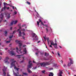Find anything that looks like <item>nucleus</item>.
Instances as JSON below:
<instances>
[{"instance_id":"f257e3e1","label":"nucleus","mask_w":76,"mask_h":76,"mask_svg":"<svg viewBox=\"0 0 76 76\" xmlns=\"http://www.w3.org/2000/svg\"><path fill=\"white\" fill-rule=\"evenodd\" d=\"M39 64L42 67H45L46 66H48V65H50V64H49L48 62H43L39 63Z\"/></svg>"},{"instance_id":"f03ea898","label":"nucleus","mask_w":76,"mask_h":76,"mask_svg":"<svg viewBox=\"0 0 76 76\" xmlns=\"http://www.w3.org/2000/svg\"><path fill=\"white\" fill-rule=\"evenodd\" d=\"M69 60H70V63H68V66H70L71 64H73V60H72V58H69Z\"/></svg>"},{"instance_id":"7ed1b4c3","label":"nucleus","mask_w":76,"mask_h":76,"mask_svg":"<svg viewBox=\"0 0 76 76\" xmlns=\"http://www.w3.org/2000/svg\"><path fill=\"white\" fill-rule=\"evenodd\" d=\"M15 62H16V61H12L11 63V67H12L13 66L14 68L16 66V64H15Z\"/></svg>"},{"instance_id":"20e7f679","label":"nucleus","mask_w":76,"mask_h":76,"mask_svg":"<svg viewBox=\"0 0 76 76\" xmlns=\"http://www.w3.org/2000/svg\"><path fill=\"white\" fill-rule=\"evenodd\" d=\"M9 53L10 54H12V56H15L16 55V53H14V52L13 50L10 51V50H8Z\"/></svg>"},{"instance_id":"39448f33","label":"nucleus","mask_w":76,"mask_h":76,"mask_svg":"<svg viewBox=\"0 0 76 76\" xmlns=\"http://www.w3.org/2000/svg\"><path fill=\"white\" fill-rule=\"evenodd\" d=\"M9 58L8 57H7L5 58V61H6V60H7L6 61H5V63H8V64L10 63V62L8 61V60H9Z\"/></svg>"},{"instance_id":"423d86ee","label":"nucleus","mask_w":76,"mask_h":76,"mask_svg":"<svg viewBox=\"0 0 76 76\" xmlns=\"http://www.w3.org/2000/svg\"><path fill=\"white\" fill-rule=\"evenodd\" d=\"M31 61H30L28 62V64H29V65H28L27 68H28V69L31 68L32 66V63H31Z\"/></svg>"},{"instance_id":"0eeeda50","label":"nucleus","mask_w":76,"mask_h":76,"mask_svg":"<svg viewBox=\"0 0 76 76\" xmlns=\"http://www.w3.org/2000/svg\"><path fill=\"white\" fill-rule=\"evenodd\" d=\"M35 38L36 39V40H38V36H37V35H36L35 34L33 33V36H32L33 38H34V37H35Z\"/></svg>"},{"instance_id":"6e6552de","label":"nucleus","mask_w":76,"mask_h":76,"mask_svg":"<svg viewBox=\"0 0 76 76\" xmlns=\"http://www.w3.org/2000/svg\"><path fill=\"white\" fill-rule=\"evenodd\" d=\"M19 36H18V37H21V34H23V35H25V32H23L22 33L21 32V31H19Z\"/></svg>"},{"instance_id":"1a4fd4ad","label":"nucleus","mask_w":76,"mask_h":76,"mask_svg":"<svg viewBox=\"0 0 76 76\" xmlns=\"http://www.w3.org/2000/svg\"><path fill=\"white\" fill-rule=\"evenodd\" d=\"M63 72L61 71H60L59 73H58V76H62L61 75H62V74H63Z\"/></svg>"},{"instance_id":"9d476101","label":"nucleus","mask_w":76,"mask_h":76,"mask_svg":"<svg viewBox=\"0 0 76 76\" xmlns=\"http://www.w3.org/2000/svg\"><path fill=\"white\" fill-rule=\"evenodd\" d=\"M6 9V7L4 6V7L1 10V12H3V10H5Z\"/></svg>"},{"instance_id":"9b49d317","label":"nucleus","mask_w":76,"mask_h":76,"mask_svg":"<svg viewBox=\"0 0 76 76\" xmlns=\"http://www.w3.org/2000/svg\"><path fill=\"white\" fill-rule=\"evenodd\" d=\"M2 70H3V75H4V76H6V72H5V71H6V68L5 70L2 69Z\"/></svg>"},{"instance_id":"f8f14e48","label":"nucleus","mask_w":76,"mask_h":76,"mask_svg":"<svg viewBox=\"0 0 76 76\" xmlns=\"http://www.w3.org/2000/svg\"><path fill=\"white\" fill-rule=\"evenodd\" d=\"M50 42H51L50 45H55V44L54 43V42H53V41H50Z\"/></svg>"},{"instance_id":"ddd939ff","label":"nucleus","mask_w":76,"mask_h":76,"mask_svg":"<svg viewBox=\"0 0 76 76\" xmlns=\"http://www.w3.org/2000/svg\"><path fill=\"white\" fill-rule=\"evenodd\" d=\"M27 70L28 72V73H32V72L31 71V70H30V69H29V68H27Z\"/></svg>"},{"instance_id":"4468645a","label":"nucleus","mask_w":76,"mask_h":76,"mask_svg":"<svg viewBox=\"0 0 76 76\" xmlns=\"http://www.w3.org/2000/svg\"><path fill=\"white\" fill-rule=\"evenodd\" d=\"M23 51L24 53H25V54H26L27 53V50H26V48H25L23 50Z\"/></svg>"},{"instance_id":"2eb2a0df","label":"nucleus","mask_w":76,"mask_h":76,"mask_svg":"<svg viewBox=\"0 0 76 76\" xmlns=\"http://www.w3.org/2000/svg\"><path fill=\"white\" fill-rule=\"evenodd\" d=\"M14 69L16 70L17 71L19 72V68H18L16 67V66H15L14 67Z\"/></svg>"},{"instance_id":"dca6fc26","label":"nucleus","mask_w":76,"mask_h":76,"mask_svg":"<svg viewBox=\"0 0 76 76\" xmlns=\"http://www.w3.org/2000/svg\"><path fill=\"white\" fill-rule=\"evenodd\" d=\"M55 48L56 49H57L58 48H57V43H55V45H53Z\"/></svg>"},{"instance_id":"f3484780","label":"nucleus","mask_w":76,"mask_h":76,"mask_svg":"<svg viewBox=\"0 0 76 76\" xmlns=\"http://www.w3.org/2000/svg\"><path fill=\"white\" fill-rule=\"evenodd\" d=\"M0 16L1 19H3V16H4L3 14L2 13H1Z\"/></svg>"},{"instance_id":"a211bd4d","label":"nucleus","mask_w":76,"mask_h":76,"mask_svg":"<svg viewBox=\"0 0 76 76\" xmlns=\"http://www.w3.org/2000/svg\"><path fill=\"white\" fill-rule=\"evenodd\" d=\"M19 47L20 49H21V46H22V43H19Z\"/></svg>"},{"instance_id":"6ab92c4d","label":"nucleus","mask_w":76,"mask_h":76,"mask_svg":"<svg viewBox=\"0 0 76 76\" xmlns=\"http://www.w3.org/2000/svg\"><path fill=\"white\" fill-rule=\"evenodd\" d=\"M14 22H15V21H13L11 23H10V25H13V23H14Z\"/></svg>"},{"instance_id":"aec40b11","label":"nucleus","mask_w":76,"mask_h":76,"mask_svg":"<svg viewBox=\"0 0 76 76\" xmlns=\"http://www.w3.org/2000/svg\"><path fill=\"white\" fill-rule=\"evenodd\" d=\"M46 31V33H48V32H49V30H48V29L47 28H45Z\"/></svg>"},{"instance_id":"412c9836","label":"nucleus","mask_w":76,"mask_h":76,"mask_svg":"<svg viewBox=\"0 0 76 76\" xmlns=\"http://www.w3.org/2000/svg\"><path fill=\"white\" fill-rule=\"evenodd\" d=\"M18 23V20H15V21H14V25H15V24H16V23Z\"/></svg>"},{"instance_id":"4be33fe9","label":"nucleus","mask_w":76,"mask_h":76,"mask_svg":"<svg viewBox=\"0 0 76 76\" xmlns=\"http://www.w3.org/2000/svg\"><path fill=\"white\" fill-rule=\"evenodd\" d=\"M10 14H8V17H7L8 19H9L10 18Z\"/></svg>"},{"instance_id":"5701e85b","label":"nucleus","mask_w":76,"mask_h":76,"mask_svg":"<svg viewBox=\"0 0 76 76\" xmlns=\"http://www.w3.org/2000/svg\"><path fill=\"white\" fill-rule=\"evenodd\" d=\"M49 55V54L47 53H45V56H48Z\"/></svg>"},{"instance_id":"b1692460","label":"nucleus","mask_w":76,"mask_h":76,"mask_svg":"<svg viewBox=\"0 0 76 76\" xmlns=\"http://www.w3.org/2000/svg\"><path fill=\"white\" fill-rule=\"evenodd\" d=\"M24 57H23V60L22 61H20V63H23V61H24Z\"/></svg>"},{"instance_id":"393cba45","label":"nucleus","mask_w":76,"mask_h":76,"mask_svg":"<svg viewBox=\"0 0 76 76\" xmlns=\"http://www.w3.org/2000/svg\"><path fill=\"white\" fill-rule=\"evenodd\" d=\"M20 29H21V26H20L19 27V29L18 30L17 32L19 31H20Z\"/></svg>"},{"instance_id":"a878e982","label":"nucleus","mask_w":76,"mask_h":76,"mask_svg":"<svg viewBox=\"0 0 76 76\" xmlns=\"http://www.w3.org/2000/svg\"><path fill=\"white\" fill-rule=\"evenodd\" d=\"M4 6H6V5H8V4H7L6 3V2H4Z\"/></svg>"},{"instance_id":"bb28decb","label":"nucleus","mask_w":76,"mask_h":76,"mask_svg":"<svg viewBox=\"0 0 76 76\" xmlns=\"http://www.w3.org/2000/svg\"><path fill=\"white\" fill-rule=\"evenodd\" d=\"M17 56H18V58H20V57L19 56H21V55H17Z\"/></svg>"},{"instance_id":"cd10ccee","label":"nucleus","mask_w":76,"mask_h":76,"mask_svg":"<svg viewBox=\"0 0 76 76\" xmlns=\"http://www.w3.org/2000/svg\"><path fill=\"white\" fill-rule=\"evenodd\" d=\"M45 70H44L42 71V73H45Z\"/></svg>"},{"instance_id":"c85d7f7f","label":"nucleus","mask_w":76,"mask_h":76,"mask_svg":"<svg viewBox=\"0 0 76 76\" xmlns=\"http://www.w3.org/2000/svg\"><path fill=\"white\" fill-rule=\"evenodd\" d=\"M57 54H58V56L59 57H60V54L59 53V52H58Z\"/></svg>"},{"instance_id":"c756f323","label":"nucleus","mask_w":76,"mask_h":76,"mask_svg":"<svg viewBox=\"0 0 76 76\" xmlns=\"http://www.w3.org/2000/svg\"><path fill=\"white\" fill-rule=\"evenodd\" d=\"M15 42H16L17 43H19V42H20V41L18 40H16L15 41Z\"/></svg>"},{"instance_id":"7c9ffc66","label":"nucleus","mask_w":76,"mask_h":76,"mask_svg":"<svg viewBox=\"0 0 76 76\" xmlns=\"http://www.w3.org/2000/svg\"><path fill=\"white\" fill-rule=\"evenodd\" d=\"M23 75H28V74L26 73H23Z\"/></svg>"},{"instance_id":"2f4dec72","label":"nucleus","mask_w":76,"mask_h":76,"mask_svg":"<svg viewBox=\"0 0 76 76\" xmlns=\"http://www.w3.org/2000/svg\"><path fill=\"white\" fill-rule=\"evenodd\" d=\"M26 3L27 4H29V5L31 4V3L28 1H27Z\"/></svg>"},{"instance_id":"473e14b6","label":"nucleus","mask_w":76,"mask_h":76,"mask_svg":"<svg viewBox=\"0 0 76 76\" xmlns=\"http://www.w3.org/2000/svg\"><path fill=\"white\" fill-rule=\"evenodd\" d=\"M13 37V35H12V36H10L9 38H10V39L12 38Z\"/></svg>"},{"instance_id":"72a5a7b5","label":"nucleus","mask_w":76,"mask_h":76,"mask_svg":"<svg viewBox=\"0 0 76 76\" xmlns=\"http://www.w3.org/2000/svg\"><path fill=\"white\" fill-rule=\"evenodd\" d=\"M21 31H22L23 32H24L25 31V29H22Z\"/></svg>"},{"instance_id":"f704fd0d","label":"nucleus","mask_w":76,"mask_h":76,"mask_svg":"<svg viewBox=\"0 0 76 76\" xmlns=\"http://www.w3.org/2000/svg\"><path fill=\"white\" fill-rule=\"evenodd\" d=\"M6 69H7V68H5V66H4V69H3V70H6Z\"/></svg>"},{"instance_id":"c9c22d12","label":"nucleus","mask_w":76,"mask_h":76,"mask_svg":"<svg viewBox=\"0 0 76 76\" xmlns=\"http://www.w3.org/2000/svg\"><path fill=\"white\" fill-rule=\"evenodd\" d=\"M26 25V24H23L22 25V27H24V26H25Z\"/></svg>"},{"instance_id":"e433bc0d","label":"nucleus","mask_w":76,"mask_h":76,"mask_svg":"<svg viewBox=\"0 0 76 76\" xmlns=\"http://www.w3.org/2000/svg\"><path fill=\"white\" fill-rule=\"evenodd\" d=\"M10 41H7L6 42V43H9V42H10Z\"/></svg>"},{"instance_id":"4c0bfd02","label":"nucleus","mask_w":76,"mask_h":76,"mask_svg":"<svg viewBox=\"0 0 76 76\" xmlns=\"http://www.w3.org/2000/svg\"><path fill=\"white\" fill-rule=\"evenodd\" d=\"M14 59H11L10 60V61H14Z\"/></svg>"},{"instance_id":"58836bf2","label":"nucleus","mask_w":76,"mask_h":76,"mask_svg":"<svg viewBox=\"0 0 76 76\" xmlns=\"http://www.w3.org/2000/svg\"><path fill=\"white\" fill-rule=\"evenodd\" d=\"M47 40L48 42L49 41V38L48 37L46 39Z\"/></svg>"},{"instance_id":"ea45409f","label":"nucleus","mask_w":76,"mask_h":76,"mask_svg":"<svg viewBox=\"0 0 76 76\" xmlns=\"http://www.w3.org/2000/svg\"><path fill=\"white\" fill-rule=\"evenodd\" d=\"M37 68V66H36L35 67L33 68V70H35V69H36Z\"/></svg>"},{"instance_id":"a19ab883","label":"nucleus","mask_w":76,"mask_h":76,"mask_svg":"<svg viewBox=\"0 0 76 76\" xmlns=\"http://www.w3.org/2000/svg\"><path fill=\"white\" fill-rule=\"evenodd\" d=\"M5 34H6V35L7 34V31H5Z\"/></svg>"},{"instance_id":"79ce46f5","label":"nucleus","mask_w":76,"mask_h":76,"mask_svg":"<svg viewBox=\"0 0 76 76\" xmlns=\"http://www.w3.org/2000/svg\"><path fill=\"white\" fill-rule=\"evenodd\" d=\"M6 9H7V10H9V9H10V7H6Z\"/></svg>"},{"instance_id":"37998d69","label":"nucleus","mask_w":76,"mask_h":76,"mask_svg":"<svg viewBox=\"0 0 76 76\" xmlns=\"http://www.w3.org/2000/svg\"><path fill=\"white\" fill-rule=\"evenodd\" d=\"M37 25H38V26H39V22L37 21Z\"/></svg>"},{"instance_id":"c03bdc74","label":"nucleus","mask_w":76,"mask_h":76,"mask_svg":"<svg viewBox=\"0 0 76 76\" xmlns=\"http://www.w3.org/2000/svg\"><path fill=\"white\" fill-rule=\"evenodd\" d=\"M41 24H42L43 26H46L45 24L44 25V23H42V22H41Z\"/></svg>"},{"instance_id":"a18cd8bd","label":"nucleus","mask_w":76,"mask_h":76,"mask_svg":"<svg viewBox=\"0 0 76 76\" xmlns=\"http://www.w3.org/2000/svg\"><path fill=\"white\" fill-rule=\"evenodd\" d=\"M55 43H57V40L56 39H55Z\"/></svg>"},{"instance_id":"49530a36","label":"nucleus","mask_w":76,"mask_h":76,"mask_svg":"<svg viewBox=\"0 0 76 76\" xmlns=\"http://www.w3.org/2000/svg\"><path fill=\"white\" fill-rule=\"evenodd\" d=\"M21 25V23H20L18 25V26L19 27Z\"/></svg>"},{"instance_id":"de8ad7c7","label":"nucleus","mask_w":76,"mask_h":76,"mask_svg":"<svg viewBox=\"0 0 76 76\" xmlns=\"http://www.w3.org/2000/svg\"><path fill=\"white\" fill-rule=\"evenodd\" d=\"M44 60H49V59H47V58H44Z\"/></svg>"},{"instance_id":"09e8293b","label":"nucleus","mask_w":76,"mask_h":76,"mask_svg":"<svg viewBox=\"0 0 76 76\" xmlns=\"http://www.w3.org/2000/svg\"><path fill=\"white\" fill-rule=\"evenodd\" d=\"M14 13L15 15H16L17 13V12H16V11H15V12H14Z\"/></svg>"},{"instance_id":"8fccbe9b","label":"nucleus","mask_w":76,"mask_h":76,"mask_svg":"<svg viewBox=\"0 0 76 76\" xmlns=\"http://www.w3.org/2000/svg\"><path fill=\"white\" fill-rule=\"evenodd\" d=\"M39 22H42V21H41V19H39Z\"/></svg>"},{"instance_id":"3c124183","label":"nucleus","mask_w":76,"mask_h":76,"mask_svg":"<svg viewBox=\"0 0 76 76\" xmlns=\"http://www.w3.org/2000/svg\"><path fill=\"white\" fill-rule=\"evenodd\" d=\"M16 33V31H13L12 34H14V33Z\"/></svg>"},{"instance_id":"603ef678","label":"nucleus","mask_w":76,"mask_h":76,"mask_svg":"<svg viewBox=\"0 0 76 76\" xmlns=\"http://www.w3.org/2000/svg\"><path fill=\"white\" fill-rule=\"evenodd\" d=\"M64 67L66 66V65L65 64H64Z\"/></svg>"},{"instance_id":"864d4df0","label":"nucleus","mask_w":76,"mask_h":76,"mask_svg":"<svg viewBox=\"0 0 76 76\" xmlns=\"http://www.w3.org/2000/svg\"><path fill=\"white\" fill-rule=\"evenodd\" d=\"M61 63H63V61L62 60H61V61H60Z\"/></svg>"},{"instance_id":"5fc2aeb1","label":"nucleus","mask_w":76,"mask_h":76,"mask_svg":"<svg viewBox=\"0 0 76 76\" xmlns=\"http://www.w3.org/2000/svg\"><path fill=\"white\" fill-rule=\"evenodd\" d=\"M49 47H51L52 48H53V47H52V46H51V45H50Z\"/></svg>"},{"instance_id":"6e6d98bb","label":"nucleus","mask_w":76,"mask_h":76,"mask_svg":"<svg viewBox=\"0 0 76 76\" xmlns=\"http://www.w3.org/2000/svg\"><path fill=\"white\" fill-rule=\"evenodd\" d=\"M41 42V41H39L37 42V43H39V42Z\"/></svg>"},{"instance_id":"4d7b16f0","label":"nucleus","mask_w":76,"mask_h":76,"mask_svg":"<svg viewBox=\"0 0 76 76\" xmlns=\"http://www.w3.org/2000/svg\"><path fill=\"white\" fill-rule=\"evenodd\" d=\"M26 45H23V47H26Z\"/></svg>"},{"instance_id":"13d9d810","label":"nucleus","mask_w":76,"mask_h":76,"mask_svg":"<svg viewBox=\"0 0 76 76\" xmlns=\"http://www.w3.org/2000/svg\"><path fill=\"white\" fill-rule=\"evenodd\" d=\"M35 54H36V55H37V56H38V53H35Z\"/></svg>"},{"instance_id":"bf43d9fd","label":"nucleus","mask_w":76,"mask_h":76,"mask_svg":"<svg viewBox=\"0 0 76 76\" xmlns=\"http://www.w3.org/2000/svg\"><path fill=\"white\" fill-rule=\"evenodd\" d=\"M1 3L0 4V9L1 8Z\"/></svg>"},{"instance_id":"052dcab7","label":"nucleus","mask_w":76,"mask_h":76,"mask_svg":"<svg viewBox=\"0 0 76 76\" xmlns=\"http://www.w3.org/2000/svg\"><path fill=\"white\" fill-rule=\"evenodd\" d=\"M0 54L1 55H3L2 53H1V52L0 53Z\"/></svg>"},{"instance_id":"680f3d73","label":"nucleus","mask_w":76,"mask_h":76,"mask_svg":"<svg viewBox=\"0 0 76 76\" xmlns=\"http://www.w3.org/2000/svg\"><path fill=\"white\" fill-rule=\"evenodd\" d=\"M23 39H25V37H24V36H23Z\"/></svg>"},{"instance_id":"e2e57ef3","label":"nucleus","mask_w":76,"mask_h":76,"mask_svg":"<svg viewBox=\"0 0 76 76\" xmlns=\"http://www.w3.org/2000/svg\"><path fill=\"white\" fill-rule=\"evenodd\" d=\"M48 45H49V44H50L49 43V41L48 42Z\"/></svg>"},{"instance_id":"0e129e2a","label":"nucleus","mask_w":76,"mask_h":76,"mask_svg":"<svg viewBox=\"0 0 76 76\" xmlns=\"http://www.w3.org/2000/svg\"><path fill=\"white\" fill-rule=\"evenodd\" d=\"M16 52H17V53H18V54H20L19 52H18V50H17Z\"/></svg>"},{"instance_id":"69168bd1","label":"nucleus","mask_w":76,"mask_h":76,"mask_svg":"<svg viewBox=\"0 0 76 76\" xmlns=\"http://www.w3.org/2000/svg\"><path fill=\"white\" fill-rule=\"evenodd\" d=\"M36 12L37 13V14L38 15H39V14H38V12Z\"/></svg>"},{"instance_id":"338daca9","label":"nucleus","mask_w":76,"mask_h":76,"mask_svg":"<svg viewBox=\"0 0 76 76\" xmlns=\"http://www.w3.org/2000/svg\"><path fill=\"white\" fill-rule=\"evenodd\" d=\"M7 49H8V48H5V50H7Z\"/></svg>"},{"instance_id":"774afa93","label":"nucleus","mask_w":76,"mask_h":76,"mask_svg":"<svg viewBox=\"0 0 76 76\" xmlns=\"http://www.w3.org/2000/svg\"><path fill=\"white\" fill-rule=\"evenodd\" d=\"M17 76H21V75H17Z\"/></svg>"}]
</instances>
